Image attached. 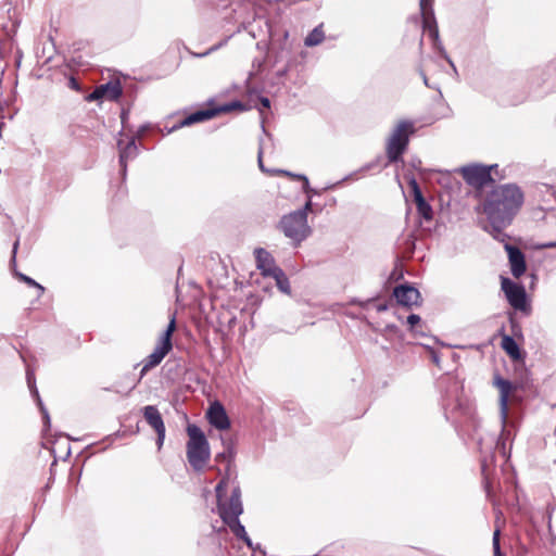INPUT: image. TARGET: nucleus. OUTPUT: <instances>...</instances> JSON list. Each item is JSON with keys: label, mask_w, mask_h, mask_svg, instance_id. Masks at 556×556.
I'll return each mask as SVG.
<instances>
[{"label": "nucleus", "mask_w": 556, "mask_h": 556, "mask_svg": "<svg viewBox=\"0 0 556 556\" xmlns=\"http://www.w3.org/2000/svg\"><path fill=\"white\" fill-rule=\"evenodd\" d=\"M523 203V193L516 185L496 187L485 200L483 212L494 230L501 235V229L510 224L513 217Z\"/></svg>", "instance_id": "1"}, {"label": "nucleus", "mask_w": 556, "mask_h": 556, "mask_svg": "<svg viewBox=\"0 0 556 556\" xmlns=\"http://www.w3.org/2000/svg\"><path fill=\"white\" fill-rule=\"evenodd\" d=\"M227 480L223 479L215 488L217 497L218 514L223 521L231 529L236 536L244 540L251 546V541L244 527L240 523L238 517L242 514L241 494L239 488H235L229 498H224Z\"/></svg>", "instance_id": "2"}, {"label": "nucleus", "mask_w": 556, "mask_h": 556, "mask_svg": "<svg viewBox=\"0 0 556 556\" xmlns=\"http://www.w3.org/2000/svg\"><path fill=\"white\" fill-rule=\"evenodd\" d=\"M189 441L187 443V458L195 470H202L210 459L211 452L208 442L203 431L195 425L187 427Z\"/></svg>", "instance_id": "3"}, {"label": "nucleus", "mask_w": 556, "mask_h": 556, "mask_svg": "<svg viewBox=\"0 0 556 556\" xmlns=\"http://www.w3.org/2000/svg\"><path fill=\"white\" fill-rule=\"evenodd\" d=\"M312 202L308 200L303 210L292 212L283 216L280 220V229L286 237L296 243L306 239L311 233L307 225V212L311 211Z\"/></svg>", "instance_id": "4"}, {"label": "nucleus", "mask_w": 556, "mask_h": 556, "mask_svg": "<svg viewBox=\"0 0 556 556\" xmlns=\"http://www.w3.org/2000/svg\"><path fill=\"white\" fill-rule=\"evenodd\" d=\"M176 329V318L175 315L170 317V320L167 325V328L161 336L153 352L146 358L141 375H144L151 368L157 366L164 357L172 351V336Z\"/></svg>", "instance_id": "5"}, {"label": "nucleus", "mask_w": 556, "mask_h": 556, "mask_svg": "<svg viewBox=\"0 0 556 556\" xmlns=\"http://www.w3.org/2000/svg\"><path fill=\"white\" fill-rule=\"evenodd\" d=\"M414 131L413 124L409 122H401L388 142V157L391 162L400 160L408 143V135Z\"/></svg>", "instance_id": "6"}, {"label": "nucleus", "mask_w": 556, "mask_h": 556, "mask_svg": "<svg viewBox=\"0 0 556 556\" xmlns=\"http://www.w3.org/2000/svg\"><path fill=\"white\" fill-rule=\"evenodd\" d=\"M494 386L500 391L498 403H500V415H501L502 427H503L502 435H501L500 441L497 442V446H502V448L505 450L504 435H505V425H506L507 417H508V405L514 395V392L517 390V386L511 383L508 380L501 378L500 376H496L494 378Z\"/></svg>", "instance_id": "7"}, {"label": "nucleus", "mask_w": 556, "mask_h": 556, "mask_svg": "<svg viewBox=\"0 0 556 556\" xmlns=\"http://www.w3.org/2000/svg\"><path fill=\"white\" fill-rule=\"evenodd\" d=\"M494 166H484L479 164L464 166L459 169L463 178L471 186L481 188L492 180L491 169Z\"/></svg>", "instance_id": "8"}, {"label": "nucleus", "mask_w": 556, "mask_h": 556, "mask_svg": "<svg viewBox=\"0 0 556 556\" xmlns=\"http://www.w3.org/2000/svg\"><path fill=\"white\" fill-rule=\"evenodd\" d=\"M502 290L505 292V295L509 302V304L519 311H523L527 305L526 291L525 288L508 278H502L501 281Z\"/></svg>", "instance_id": "9"}, {"label": "nucleus", "mask_w": 556, "mask_h": 556, "mask_svg": "<svg viewBox=\"0 0 556 556\" xmlns=\"http://www.w3.org/2000/svg\"><path fill=\"white\" fill-rule=\"evenodd\" d=\"M143 416L147 422L155 430L157 434L156 444L159 450L163 446L165 440V425L159 409L153 405L143 407Z\"/></svg>", "instance_id": "10"}, {"label": "nucleus", "mask_w": 556, "mask_h": 556, "mask_svg": "<svg viewBox=\"0 0 556 556\" xmlns=\"http://www.w3.org/2000/svg\"><path fill=\"white\" fill-rule=\"evenodd\" d=\"M208 422L218 430H227L230 427V420L224 406L219 402L210 405L206 412Z\"/></svg>", "instance_id": "11"}, {"label": "nucleus", "mask_w": 556, "mask_h": 556, "mask_svg": "<svg viewBox=\"0 0 556 556\" xmlns=\"http://www.w3.org/2000/svg\"><path fill=\"white\" fill-rule=\"evenodd\" d=\"M394 296L399 304L412 307L420 303L419 291L410 286L401 285L394 289Z\"/></svg>", "instance_id": "12"}, {"label": "nucleus", "mask_w": 556, "mask_h": 556, "mask_svg": "<svg viewBox=\"0 0 556 556\" xmlns=\"http://www.w3.org/2000/svg\"><path fill=\"white\" fill-rule=\"evenodd\" d=\"M505 250L508 254L511 274L515 278H519L525 274L527 268L525 255L518 248L510 244H506Z\"/></svg>", "instance_id": "13"}, {"label": "nucleus", "mask_w": 556, "mask_h": 556, "mask_svg": "<svg viewBox=\"0 0 556 556\" xmlns=\"http://www.w3.org/2000/svg\"><path fill=\"white\" fill-rule=\"evenodd\" d=\"M122 94V87L118 81H111L105 85H101L94 89L89 96L90 100L108 99L116 100Z\"/></svg>", "instance_id": "14"}, {"label": "nucleus", "mask_w": 556, "mask_h": 556, "mask_svg": "<svg viewBox=\"0 0 556 556\" xmlns=\"http://www.w3.org/2000/svg\"><path fill=\"white\" fill-rule=\"evenodd\" d=\"M256 266L262 271L263 276H271L275 270L280 268L275 265L273 256L264 249L255 250Z\"/></svg>", "instance_id": "15"}, {"label": "nucleus", "mask_w": 556, "mask_h": 556, "mask_svg": "<svg viewBox=\"0 0 556 556\" xmlns=\"http://www.w3.org/2000/svg\"><path fill=\"white\" fill-rule=\"evenodd\" d=\"M119 148V162L123 169H126V162L129 159H132L137 153V146L134 138H131L126 146H123V140H118Z\"/></svg>", "instance_id": "16"}, {"label": "nucleus", "mask_w": 556, "mask_h": 556, "mask_svg": "<svg viewBox=\"0 0 556 556\" xmlns=\"http://www.w3.org/2000/svg\"><path fill=\"white\" fill-rule=\"evenodd\" d=\"M214 114L215 113L212 110L198 111L195 113L190 114L185 119H182L180 122L179 126L180 127L189 126V125H192L194 123H199V122H203V121L210 119L211 117L214 116Z\"/></svg>", "instance_id": "17"}, {"label": "nucleus", "mask_w": 556, "mask_h": 556, "mask_svg": "<svg viewBox=\"0 0 556 556\" xmlns=\"http://www.w3.org/2000/svg\"><path fill=\"white\" fill-rule=\"evenodd\" d=\"M415 200L417 204L418 213L426 219L430 220L432 218V210L431 206L425 201L420 191L416 188Z\"/></svg>", "instance_id": "18"}, {"label": "nucleus", "mask_w": 556, "mask_h": 556, "mask_svg": "<svg viewBox=\"0 0 556 556\" xmlns=\"http://www.w3.org/2000/svg\"><path fill=\"white\" fill-rule=\"evenodd\" d=\"M502 348L513 359L520 358L519 346L511 337L505 336L502 339Z\"/></svg>", "instance_id": "19"}, {"label": "nucleus", "mask_w": 556, "mask_h": 556, "mask_svg": "<svg viewBox=\"0 0 556 556\" xmlns=\"http://www.w3.org/2000/svg\"><path fill=\"white\" fill-rule=\"evenodd\" d=\"M325 38V34L323 31V26L319 25L315 27L305 38L304 43L307 47H314L323 42Z\"/></svg>", "instance_id": "20"}, {"label": "nucleus", "mask_w": 556, "mask_h": 556, "mask_svg": "<svg viewBox=\"0 0 556 556\" xmlns=\"http://www.w3.org/2000/svg\"><path fill=\"white\" fill-rule=\"evenodd\" d=\"M270 277H273L275 279L276 285H277V287L279 288L280 291H282L283 293H287V294L290 293L289 280L286 277V275L282 271V269L275 270V274L271 275Z\"/></svg>", "instance_id": "21"}, {"label": "nucleus", "mask_w": 556, "mask_h": 556, "mask_svg": "<svg viewBox=\"0 0 556 556\" xmlns=\"http://www.w3.org/2000/svg\"><path fill=\"white\" fill-rule=\"evenodd\" d=\"M279 174H283V175H287L293 179H298V180H302L303 181V189L304 191H307L308 189V180L305 176H302V175H295V174H291L289 172H286V170H278Z\"/></svg>", "instance_id": "22"}, {"label": "nucleus", "mask_w": 556, "mask_h": 556, "mask_svg": "<svg viewBox=\"0 0 556 556\" xmlns=\"http://www.w3.org/2000/svg\"><path fill=\"white\" fill-rule=\"evenodd\" d=\"M500 529H495L494 533H493V548H494V554L495 556H502L501 554V548H500Z\"/></svg>", "instance_id": "23"}, {"label": "nucleus", "mask_w": 556, "mask_h": 556, "mask_svg": "<svg viewBox=\"0 0 556 556\" xmlns=\"http://www.w3.org/2000/svg\"><path fill=\"white\" fill-rule=\"evenodd\" d=\"M20 279L23 280L24 282H26L27 285L31 286V287H36L37 289L40 290V292L42 293L45 291L43 287L41 285H39L38 282H36L34 279H31L30 277L28 276H25L23 274H20L18 275Z\"/></svg>", "instance_id": "24"}, {"label": "nucleus", "mask_w": 556, "mask_h": 556, "mask_svg": "<svg viewBox=\"0 0 556 556\" xmlns=\"http://www.w3.org/2000/svg\"><path fill=\"white\" fill-rule=\"evenodd\" d=\"M243 105L239 101L231 102L223 108V111L242 110Z\"/></svg>", "instance_id": "25"}, {"label": "nucleus", "mask_w": 556, "mask_h": 556, "mask_svg": "<svg viewBox=\"0 0 556 556\" xmlns=\"http://www.w3.org/2000/svg\"><path fill=\"white\" fill-rule=\"evenodd\" d=\"M420 321V317L416 314H412L407 317V323L409 327L413 329Z\"/></svg>", "instance_id": "26"}, {"label": "nucleus", "mask_w": 556, "mask_h": 556, "mask_svg": "<svg viewBox=\"0 0 556 556\" xmlns=\"http://www.w3.org/2000/svg\"><path fill=\"white\" fill-rule=\"evenodd\" d=\"M428 26H429V35L432 37V39H433L434 41H437V40H438V37H439V33H438L437 27H435V26H433V27H432V26H430V25H428Z\"/></svg>", "instance_id": "27"}, {"label": "nucleus", "mask_w": 556, "mask_h": 556, "mask_svg": "<svg viewBox=\"0 0 556 556\" xmlns=\"http://www.w3.org/2000/svg\"><path fill=\"white\" fill-rule=\"evenodd\" d=\"M261 102H262V105L266 109H268L270 105V102L267 98H262Z\"/></svg>", "instance_id": "28"}, {"label": "nucleus", "mask_w": 556, "mask_h": 556, "mask_svg": "<svg viewBox=\"0 0 556 556\" xmlns=\"http://www.w3.org/2000/svg\"><path fill=\"white\" fill-rule=\"evenodd\" d=\"M427 3H428V0H420V8H421L422 12L426 11Z\"/></svg>", "instance_id": "29"}, {"label": "nucleus", "mask_w": 556, "mask_h": 556, "mask_svg": "<svg viewBox=\"0 0 556 556\" xmlns=\"http://www.w3.org/2000/svg\"><path fill=\"white\" fill-rule=\"evenodd\" d=\"M543 248H556V242H548L542 245Z\"/></svg>", "instance_id": "30"}, {"label": "nucleus", "mask_w": 556, "mask_h": 556, "mask_svg": "<svg viewBox=\"0 0 556 556\" xmlns=\"http://www.w3.org/2000/svg\"><path fill=\"white\" fill-rule=\"evenodd\" d=\"M258 165L262 170H264L263 162H262V153H258Z\"/></svg>", "instance_id": "31"}, {"label": "nucleus", "mask_w": 556, "mask_h": 556, "mask_svg": "<svg viewBox=\"0 0 556 556\" xmlns=\"http://www.w3.org/2000/svg\"><path fill=\"white\" fill-rule=\"evenodd\" d=\"M17 245H18V241H15L14 245H13V258L15 257Z\"/></svg>", "instance_id": "32"}, {"label": "nucleus", "mask_w": 556, "mask_h": 556, "mask_svg": "<svg viewBox=\"0 0 556 556\" xmlns=\"http://www.w3.org/2000/svg\"><path fill=\"white\" fill-rule=\"evenodd\" d=\"M214 50H216V47L211 48L208 51H206V52H204V53H202V54H200V55H201V56H205V55H207L211 51H214Z\"/></svg>", "instance_id": "33"}, {"label": "nucleus", "mask_w": 556, "mask_h": 556, "mask_svg": "<svg viewBox=\"0 0 556 556\" xmlns=\"http://www.w3.org/2000/svg\"><path fill=\"white\" fill-rule=\"evenodd\" d=\"M27 380H28V382H30V374L29 372L27 374Z\"/></svg>", "instance_id": "34"}]
</instances>
